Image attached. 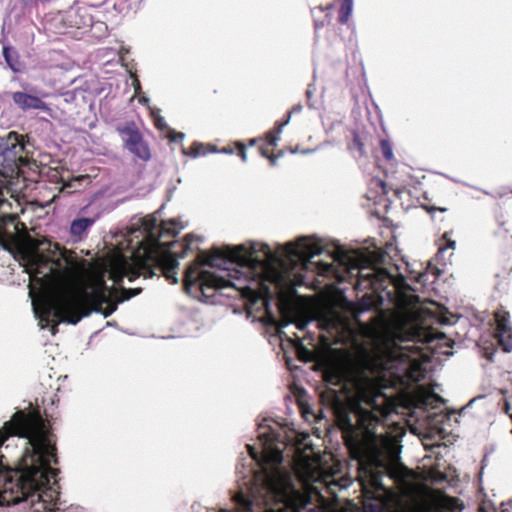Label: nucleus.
<instances>
[{
    "instance_id": "nucleus-1",
    "label": "nucleus",
    "mask_w": 512,
    "mask_h": 512,
    "mask_svg": "<svg viewBox=\"0 0 512 512\" xmlns=\"http://www.w3.org/2000/svg\"><path fill=\"white\" fill-rule=\"evenodd\" d=\"M414 294L402 295L403 308L387 322L366 366L370 375L355 382L349 411L337 414L345 444L353 459L381 467L399 455V438L387 432L382 418L392 412L388 398L379 390L421 381L426 374L418 342L429 343L438 335L420 324L422 308Z\"/></svg>"
},
{
    "instance_id": "nucleus-2",
    "label": "nucleus",
    "mask_w": 512,
    "mask_h": 512,
    "mask_svg": "<svg viewBox=\"0 0 512 512\" xmlns=\"http://www.w3.org/2000/svg\"><path fill=\"white\" fill-rule=\"evenodd\" d=\"M15 438L22 442L18 464L12 468L0 454V506L30 501L33 512H47L59 473L55 436L42 419L18 411L0 429V448Z\"/></svg>"
},
{
    "instance_id": "nucleus-3",
    "label": "nucleus",
    "mask_w": 512,
    "mask_h": 512,
    "mask_svg": "<svg viewBox=\"0 0 512 512\" xmlns=\"http://www.w3.org/2000/svg\"><path fill=\"white\" fill-rule=\"evenodd\" d=\"M184 286L188 294L204 302L216 292L233 288L242 300L234 313L256 323V240H251L249 247L225 244L199 251L185 270Z\"/></svg>"
},
{
    "instance_id": "nucleus-4",
    "label": "nucleus",
    "mask_w": 512,
    "mask_h": 512,
    "mask_svg": "<svg viewBox=\"0 0 512 512\" xmlns=\"http://www.w3.org/2000/svg\"><path fill=\"white\" fill-rule=\"evenodd\" d=\"M323 251L319 241L310 237H302L296 243H288L273 251L266 244H258V253L265 259L258 258V300L260 298L289 296L296 286L304 284L303 270L316 265L320 274L332 271L330 263H313L310 259Z\"/></svg>"
},
{
    "instance_id": "nucleus-5",
    "label": "nucleus",
    "mask_w": 512,
    "mask_h": 512,
    "mask_svg": "<svg viewBox=\"0 0 512 512\" xmlns=\"http://www.w3.org/2000/svg\"><path fill=\"white\" fill-rule=\"evenodd\" d=\"M118 304L117 302L105 310L100 307L85 309L81 293L74 287L67 286L58 295L46 299L41 308L32 304V309L40 329L49 328L51 334L55 335L58 324L75 326L92 313L102 314L104 318H108L117 310Z\"/></svg>"
},
{
    "instance_id": "nucleus-6",
    "label": "nucleus",
    "mask_w": 512,
    "mask_h": 512,
    "mask_svg": "<svg viewBox=\"0 0 512 512\" xmlns=\"http://www.w3.org/2000/svg\"><path fill=\"white\" fill-rule=\"evenodd\" d=\"M236 465L237 489L232 492L235 510L222 508L218 512H255L256 503V447L245 445Z\"/></svg>"
},
{
    "instance_id": "nucleus-7",
    "label": "nucleus",
    "mask_w": 512,
    "mask_h": 512,
    "mask_svg": "<svg viewBox=\"0 0 512 512\" xmlns=\"http://www.w3.org/2000/svg\"><path fill=\"white\" fill-rule=\"evenodd\" d=\"M313 321H317L321 330L331 334L335 342H340L346 334H350L349 321L330 304L308 302L294 320L300 330H304Z\"/></svg>"
},
{
    "instance_id": "nucleus-8",
    "label": "nucleus",
    "mask_w": 512,
    "mask_h": 512,
    "mask_svg": "<svg viewBox=\"0 0 512 512\" xmlns=\"http://www.w3.org/2000/svg\"><path fill=\"white\" fill-rule=\"evenodd\" d=\"M339 260L347 266L348 270H358L360 280L369 281L373 287L392 281V276L385 269L374 265L370 256L353 252L342 255Z\"/></svg>"
},
{
    "instance_id": "nucleus-9",
    "label": "nucleus",
    "mask_w": 512,
    "mask_h": 512,
    "mask_svg": "<svg viewBox=\"0 0 512 512\" xmlns=\"http://www.w3.org/2000/svg\"><path fill=\"white\" fill-rule=\"evenodd\" d=\"M62 21L67 27L88 29L93 27L94 17L88 7L74 5L64 13Z\"/></svg>"
},
{
    "instance_id": "nucleus-10",
    "label": "nucleus",
    "mask_w": 512,
    "mask_h": 512,
    "mask_svg": "<svg viewBox=\"0 0 512 512\" xmlns=\"http://www.w3.org/2000/svg\"><path fill=\"white\" fill-rule=\"evenodd\" d=\"M5 165L14 166L22 161V154L26 153V142L24 136L11 131L5 137Z\"/></svg>"
},
{
    "instance_id": "nucleus-11",
    "label": "nucleus",
    "mask_w": 512,
    "mask_h": 512,
    "mask_svg": "<svg viewBox=\"0 0 512 512\" xmlns=\"http://www.w3.org/2000/svg\"><path fill=\"white\" fill-rule=\"evenodd\" d=\"M496 338L503 351H512V326L509 321V314L505 311L495 313Z\"/></svg>"
},
{
    "instance_id": "nucleus-12",
    "label": "nucleus",
    "mask_w": 512,
    "mask_h": 512,
    "mask_svg": "<svg viewBox=\"0 0 512 512\" xmlns=\"http://www.w3.org/2000/svg\"><path fill=\"white\" fill-rule=\"evenodd\" d=\"M10 97L15 105L24 112L32 109L44 112L50 111L48 104L38 96L16 91L10 93Z\"/></svg>"
},
{
    "instance_id": "nucleus-13",
    "label": "nucleus",
    "mask_w": 512,
    "mask_h": 512,
    "mask_svg": "<svg viewBox=\"0 0 512 512\" xmlns=\"http://www.w3.org/2000/svg\"><path fill=\"white\" fill-rule=\"evenodd\" d=\"M116 131L120 136L124 149L131 146L136 141H140L143 134L133 120H127L116 126Z\"/></svg>"
},
{
    "instance_id": "nucleus-14",
    "label": "nucleus",
    "mask_w": 512,
    "mask_h": 512,
    "mask_svg": "<svg viewBox=\"0 0 512 512\" xmlns=\"http://www.w3.org/2000/svg\"><path fill=\"white\" fill-rule=\"evenodd\" d=\"M181 247H182V251L180 253H178V252L172 250V248H170L166 255L167 265L169 268V271L166 273V278L171 284L178 283L179 279H178L176 270L178 269V267L180 265L179 260L185 258L186 255L188 254V252H190V250H191L190 245L181 246Z\"/></svg>"
},
{
    "instance_id": "nucleus-15",
    "label": "nucleus",
    "mask_w": 512,
    "mask_h": 512,
    "mask_svg": "<svg viewBox=\"0 0 512 512\" xmlns=\"http://www.w3.org/2000/svg\"><path fill=\"white\" fill-rule=\"evenodd\" d=\"M2 55L7 67L14 73H20L23 70V63L20 60L18 51L11 45H3Z\"/></svg>"
},
{
    "instance_id": "nucleus-16",
    "label": "nucleus",
    "mask_w": 512,
    "mask_h": 512,
    "mask_svg": "<svg viewBox=\"0 0 512 512\" xmlns=\"http://www.w3.org/2000/svg\"><path fill=\"white\" fill-rule=\"evenodd\" d=\"M96 218L79 217L75 218L70 223L69 233L75 237H81L87 230L94 225Z\"/></svg>"
},
{
    "instance_id": "nucleus-17",
    "label": "nucleus",
    "mask_w": 512,
    "mask_h": 512,
    "mask_svg": "<svg viewBox=\"0 0 512 512\" xmlns=\"http://www.w3.org/2000/svg\"><path fill=\"white\" fill-rule=\"evenodd\" d=\"M127 151H129L132 155H134L136 158L148 162L151 159V150L149 143L144 139V137L141 138L140 141H136L131 146H128L125 148Z\"/></svg>"
},
{
    "instance_id": "nucleus-18",
    "label": "nucleus",
    "mask_w": 512,
    "mask_h": 512,
    "mask_svg": "<svg viewBox=\"0 0 512 512\" xmlns=\"http://www.w3.org/2000/svg\"><path fill=\"white\" fill-rule=\"evenodd\" d=\"M205 145L201 142H193L190 149L182 148V154L192 158H197L201 155H206L208 152L204 150Z\"/></svg>"
},
{
    "instance_id": "nucleus-19",
    "label": "nucleus",
    "mask_w": 512,
    "mask_h": 512,
    "mask_svg": "<svg viewBox=\"0 0 512 512\" xmlns=\"http://www.w3.org/2000/svg\"><path fill=\"white\" fill-rule=\"evenodd\" d=\"M290 118L288 117L283 123H281L275 131H271L266 136V141L270 146L277 144L282 133L283 128L289 123Z\"/></svg>"
},
{
    "instance_id": "nucleus-20",
    "label": "nucleus",
    "mask_w": 512,
    "mask_h": 512,
    "mask_svg": "<svg viewBox=\"0 0 512 512\" xmlns=\"http://www.w3.org/2000/svg\"><path fill=\"white\" fill-rule=\"evenodd\" d=\"M353 10V0H344L340 9L339 20L341 23H346Z\"/></svg>"
},
{
    "instance_id": "nucleus-21",
    "label": "nucleus",
    "mask_w": 512,
    "mask_h": 512,
    "mask_svg": "<svg viewBox=\"0 0 512 512\" xmlns=\"http://www.w3.org/2000/svg\"><path fill=\"white\" fill-rule=\"evenodd\" d=\"M142 292L141 288H127L123 289L122 295L120 299L118 300V303H123L125 301L130 300L131 298L139 295Z\"/></svg>"
},
{
    "instance_id": "nucleus-22",
    "label": "nucleus",
    "mask_w": 512,
    "mask_h": 512,
    "mask_svg": "<svg viewBox=\"0 0 512 512\" xmlns=\"http://www.w3.org/2000/svg\"><path fill=\"white\" fill-rule=\"evenodd\" d=\"M380 146H381V150H382L384 157L389 161L392 160L393 159V149H392V146L389 143V141L382 140L380 143Z\"/></svg>"
},
{
    "instance_id": "nucleus-23",
    "label": "nucleus",
    "mask_w": 512,
    "mask_h": 512,
    "mask_svg": "<svg viewBox=\"0 0 512 512\" xmlns=\"http://www.w3.org/2000/svg\"><path fill=\"white\" fill-rule=\"evenodd\" d=\"M155 127L160 131H169L170 127L161 114H157L154 120Z\"/></svg>"
},
{
    "instance_id": "nucleus-24",
    "label": "nucleus",
    "mask_w": 512,
    "mask_h": 512,
    "mask_svg": "<svg viewBox=\"0 0 512 512\" xmlns=\"http://www.w3.org/2000/svg\"><path fill=\"white\" fill-rule=\"evenodd\" d=\"M168 134V139L170 142H180L185 139L186 135L183 132H176L174 129L170 128Z\"/></svg>"
},
{
    "instance_id": "nucleus-25",
    "label": "nucleus",
    "mask_w": 512,
    "mask_h": 512,
    "mask_svg": "<svg viewBox=\"0 0 512 512\" xmlns=\"http://www.w3.org/2000/svg\"><path fill=\"white\" fill-rule=\"evenodd\" d=\"M239 157L245 162L247 160V147L242 142H236Z\"/></svg>"
},
{
    "instance_id": "nucleus-26",
    "label": "nucleus",
    "mask_w": 512,
    "mask_h": 512,
    "mask_svg": "<svg viewBox=\"0 0 512 512\" xmlns=\"http://www.w3.org/2000/svg\"><path fill=\"white\" fill-rule=\"evenodd\" d=\"M21 1L25 7L32 8V7L38 6L39 4L47 3L50 0H21Z\"/></svg>"
},
{
    "instance_id": "nucleus-27",
    "label": "nucleus",
    "mask_w": 512,
    "mask_h": 512,
    "mask_svg": "<svg viewBox=\"0 0 512 512\" xmlns=\"http://www.w3.org/2000/svg\"><path fill=\"white\" fill-rule=\"evenodd\" d=\"M6 145H5V137H0V163L5 164V152H6Z\"/></svg>"
},
{
    "instance_id": "nucleus-28",
    "label": "nucleus",
    "mask_w": 512,
    "mask_h": 512,
    "mask_svg": "<svg viewBox=\"0 0 512 512\" xmlns=\"http://www.w3.org/2000/svg\"><path fill=\"white\" fill-rule=\"evenodd\" d=\"M66 103H73L76 98V90L67 91L63 94Z\"/></svg>"
},
{
    "instance_id": "nucleus-29",
    "label": "nucleus",
    "mask_w": 512,
    "mask_h": 512,
    "mask_svg": "<svg viewBox=\"0 0 512 512\" xmlns=\"http://www.w3.org/2000/svg\"><path fill=\"white\" fill-rule=\"evenodd\" d=\"M100 33H105L107 31V25L102 21H94L93 27Z\"/></svg>"
},
{
    "instance_id": "nucleus-30",
    "label": "nucleus",
    "mask_w": 512,
    "mask_h": 512,
    "mask_svg": "<svg viewBox=\"0 0 512 512\" xmlns=\"http://www.w3.org/2000/svg\"><path fill=\"white\" fill-rule=\"evenodd\" d=\"M354 145L359 150V152L363 154V144L358 133L354 134Z\"/></svg>"
},
{
    "instance_id": "nucleus-31",
    "label": "nucleus",
    "mask_w": 512,
    "mask_h": 512,
    "mask_svg": "<svg viewBox=\"0 0 512 512\" xmlns=\"http://www.w3.org/2000/svg\"><path fill=\"white\" fill-rule=\"evenodd\" d=\"M10 97V92L0 93V110L4 107L5 103L8 101Z\"/></svg>"
},
{
    "instance_id": "nucleus-32",
    "label": "nucleus",
    "mask_w": 512,
    "mask_h": 512,
    "mask_svg": "<svg viewBox=\"0 0 512 512\" xmlns=\"http://www.w3.org/2000/svg\"><path fill=\"white\" fill-rule=\"evenodd\" d=\"M219 153L220 154H227V155H232L234 154V148L232 147H223L219 150Z\"/></svg>"
},
{
    "instance_id": "nucleus-33",
    "label": "nucleus",
    "mask_w": 512,
    "mask_h": 512,
    "mask_svg": "<svg viewBox=\"0 0 512 512\" xmlns=\"http://www.w3.org/2000/svg\"><path fill=\"white\" fill-rule=\"evenodd\" d=\"M149 110H150L151 117L153 118V121L155 120V117L157 116V114H160V112H161V110L157 107L149 106Z\"/></svg>"
},
{
    "instance_id": "nucleus-34",
    "label": "nucleus",
    "mask_w": 512,
    "mask_h": 512,
    "mask_svg": "<svg viewBox=\"0 0 512 512\" xmlns=\"http://www.w3.org/2000/svg\"><path fill=\"white\" fill-rule=\"evenodd\" d=\"M154 275H156V273H155L154 269H153V268H149V267H147V268H146V271H145V273H144V276H145L146 278H152Z\"/></svg>"
},
{
    "instance_id": "nucleus-35",
    "label": "nucleus",
    "mask_w": 512,
    "mask_h": 512,
    "mask_svg": "<svg viewBox=\"0 0 512 512\" xmlns=\"http://www.w3.org/2000/svg\"><path fill=\"white\" fill-rule=\"evenodd\" d=\"M139 103H140L141 105H149V103H150V98H149V97H147V96H145V95L140 96V97H139Z\"/></svg>"
},
{
    "instance_id": "nucleus-36",
    "label": "nucleus",
    "mask_w": 512,
    "mask_h": 512,
    "mask_svg": "<svg viewBox=\"0 0 512 512\" xmlns=\"http://www.w3.org/2000/svg\"><path fill=\"white\" fill-rule=\"evenodd\" d=\"M372 485L375 487V489H381L382 485L379 481V479L376 476H373L372 478Z\"/></svg>"
},
{
    "instance_id": "nucleus-37",
    "label": "nucleus",
    "mask_w": 512,
    "mask_h": 512,
    "mask_svg": "<svg viewBox=\"0 0 512 512\" xmlns=\"http://www.w3.org/2000/svg\"><path fill=\"white\" fill-rule=\"evenodd\" d=\"M455 245H456V242H455V241H450V240H449V241H448V243H447V247H446V249H447V248H451V249H453V248L455 247ZM439 250H440V251H444V250H445V248H442V247H441Z\"/></svg>"
},
{
    "instance_id": "nucleus-38",
    "label": "nucleus",
    "mask_w": 512,
    "mask_h": 512,
    "mask_svg": "<svg viewBox=\"0 0 512 512\" xmlns=\"http://www.w3.org/2000/svg\"><path fill=\"white\" fill-rule=\"evenodd\" d=\"M337 485H339V483H338V482L331 481V482H329V483H328V489H329L332 493H335V492H334V490H333V487H334V486H337Z\"/></svg>"
},
{
    "instance_id": "nucleus-39",
    "label": "nucleus",
    "mask_w": 512,
    "mask_h": 512,
    "mask_svg": "<svg viewBox=\"0 0 512 512\" xmlns=\"http://www.w3.org/2000/svg\"><path fill=\"white\" fill-rule=\"evenodd\" d=\"M134 88H135V93H139L141 91V86H140V83L138 80L135 81Z\"/></svg>"
},
{
    "instance_id": "nucleus-40",
    "label": "nucleus",
    "mask_w": 512,
    "mask_h": 512,
    "mask_svg": "<svg viewBox=\"0 0 512 512\" xmlns=\"http://www.w3.org/2000/svg\"><path fill=\"white\" fill-rule=\"evenodd\" d=\"M219 148H217L216 146H210V149H209V153H219Z\"/></svg>"
},
{
    "instance_id": "nucleus-41",
    "label": "nucleus",
    "mask_w": 512,
    "mask_h": 512,
    "mask_svg": "<svg viewBox=\"0 0 512 512\" xmlns=\"http://www.w3.org/2000/svg\"><path fill=\"white\" fill-rule=\"evenodd\" d=\"M249 146H251V147L256 146V137L249 139Z\"/></svg>"
},
{
    "instance_id": "nucleus-42",
    "label": "nucleus",
    "mask_w": 512,
    "mask_h": 512,
    "mask_svg": "<svg viewBox=\"0 0 512 512\" xmlns=\"http://www.w3.org/2000/svg\"><path fill=\"white\" fill-rule=\"evenodd\" d=\"M106 326H108V327H116L117 326V322H115V321H108V322H106Z\"/></svg>"
},
{
    "instance_id": "nucleus-43",
    "label": "nucleus",
    "mask_w": 512,
    "mask_h": 512,
    "mask_svg": "<svg viewBox=\"0 0 512 512\" xmlns=\"http://www.w3.org/2000/svg\"><path fill=\"white\" fill-rule=\"evenodd\" d=\"M264 434H265V432H261V431H259V430H258L257 438L259 439V438H260L262 435H264Z\"/></svg>"
},
{
    "instance_id": "nucleus-44",
    "label": "nucleus",
    "mask_w": 512,
    "mask_h": 512,
    "mask_svg": "<svg viewBox=\"0 0 512 512\" xmlns=\"http://www.w3.org/2000/svg\"><path fill=\"white\" fill-rule=\"evenodd\" d=\"M280 458H281L280 454H279V453H277V454L275 455V460H276V461H279V460H280Z\"/></svg>"
},
{
    "instance_id": "nucleus-45",
    "label": "nucleus",
    "mask_w": 512,
    "mask_h": 512,
    "mask_svg": "<svg viewBox=\"0 0 512 512\" xmlns=\"http://www.w3.org/2000/svg\"><path fill=\"white\" fill-rule=\"evenodd\" d=\"M262 154H263V156H267L268 157V154H267L266 150H264V149L262 150Z\"/></svg>"
},
{
    "instance_id": "nucleus-46",
    "label": "nucleus",
    "mask_w": 512,
    "mask_h": 512,
    "mask_svg": "<svg viewBox=\"0 0 512 512\" xmlns=\"http://www.w3.org/2000/svg\"><path fill=\"white\" fill-rule=\"evenodd\" d=\"M347 485L346 484H341V488H346Z\"/></svg>"
},
{
    "instance_id": "nucleus-47",
    "label": "nucleus",
    "mask_w": 512,
    "mask_h": 512,
    "mask_svg": "<svg viewBox=\"0 0 512 512\" xmlns=\"http://www.w3.org/2000/svg\"><path fill=\"white\" fill-rule=\"evenodd\" d=\"M271 162L274 164L275 163V159L271 157Z\"/></svg>"
}]
</instances>
